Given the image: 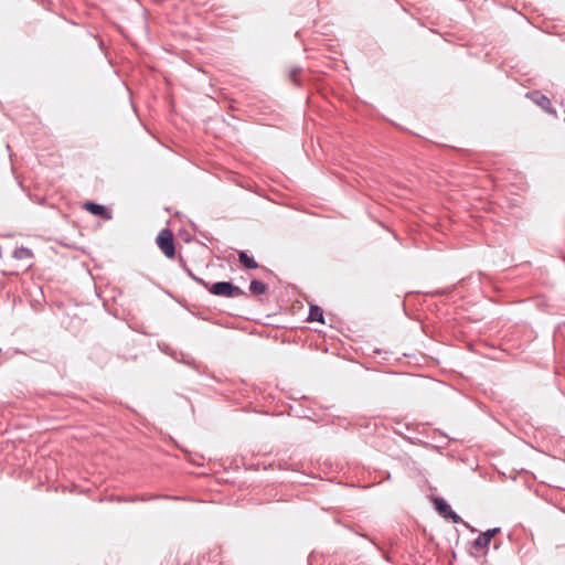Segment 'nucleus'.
I'll list each match as a JSON object with an SVG mask.
<instances>
[{"label":"nucleus","instance_id":"obj_1","mask_svg":"<svg viewBox=\"0 0 565 565\" xmlns=\"http://www.w3.org/2000/svg\"><path fill=\"white\" fill-rule=\"evenodd\" d=\"M157 245L168 258L175 255L173 234L169 228H163L159 232L156 238Z\"/></svg>","mask_w":565,"mask_h":565},{"label":"nucleus","instance_id":"obj_2","mask_svg":"<svg viewBox=\"0 0 565 565\" xmlns=\"http://www.w3.org/2000/svg\"><path fill=\"white\" fill-rule=\"evenodd\" d=\"M244 294V291L232 285L231 282H217L214 284V295L225 296V297H239Z\"/></svg>","mask_w":565,"mask_h":565},{"label":"nucleus","instance_id":"obj_3","mask_svg":"<svg viewBox=\"0 0 565 565\" xmlns=\"http://www.w3.org/2000/svg\"><path fill=\"white\" fill-rule=\"evenodd\" d=\"M84 209L95 216H99L104 220H110L111 214L105 205L96 202H86Z\"/></svg>","mask_w":565,"mask_h":565},{"label":"nucleus","instance_id":"obj_4","mask_svg":"<svg viewBox=\"0 0 565 565\" xmlns=\"http://www.w3.org/2000/svg\"><path fill=\"white\" fill-rule=\"evenodd\" d=\"M436 510L445 518L451 519L455 523L460 522V518L450 509L449 504L443 499L434 500Z\"/></svg>","mask_w":565,"mask_h":565},{"label":"nucleus","instance_id":"obj_5","mask_svg":"<svg viewBox=\"0 0 565 565\" xmlns=\"http://www.w3.org/2000/svg\"><path fill=\"white\" fill-rule=\"evenodd\" d=\"M498 531L499 529H492L480 534L475 541L476 547L486 548Z\"/></svg>","mask_w":565,"mask_h":565},{"label":"nucleus","instance_id":"obj_6","mask_svg":"<svg viewBox=\"0 0 565 565\" xmlns=\"http://www.w3.org/2000/svg\"><path fill=\"white\" fill-rule=\"evenodd\" d=\"M12 257L18 260H31L34 254L30 248L20 246L13 250Z\"/></svg>","mask_w":565,"mask_h":565},{"label":"nucleus","instance_id":"obj_7","mask_svg":"<svg viewBox=\"0 0 565 565\" xmlns=\"http://www.w3.org/2000/svg\"><path fill=\"white\" fill-rule=\"evenodd\" d=\"M239 260L247 268H256L257 267V263L252 257H249L245 252H242L239 254Z\"/></svg>","mask_w":565,"mask_h":565},{"label":"nucleus","instance_id":"obj_8","mask_svg":"<svg viewBox=\"0 0 565 565\" xmlns=\"http://www.w3.org/2000/svg\"><path fill=\"white\" fill-rule=\"evenodd\" d=\"M309 320L322 322L323 321L322 310L319 307H311L310 313H309Z\"/></svg>","mask_w":565,"mask_h":565},{"label":"nucleus","instance_id":"obj_9","mask_svg":"<svg viewBox=\"0 0 565 565\" xmlns=\"http://www.w3.org/2000/svg\"><path fill=\"white\" fill-rule=\"evenodd\" d=\"M250 290L253 294L255 295H260V294H264L265 290H266V286L265 284H263L262 281H258V280H253L250 282Z\"/></svg>","mask_w":565,"mask_h":565},{"label":"nucleus","instance_id":"obj_10","mask_svg":"<svg viewBox=\"0 0 565 565\" xmlns=\"http://www.w3.org/2000/svg\"><path fill=\"white\" fill-rule=\"evenodd\" d=\"M532 99L544 109H548L550 100L545 96L533 94Z\"/></svg>","mask_w":565,"mask_h":565},{"label":"nucleus","instance_id":"obj_11","mask_svg":"<svg viewBox=\"0 0 565 565\" xmlns=\"http://www.w3.org/2000/svg\"><path fill=\"white\" fill-rule=\"evenodd\" d=\"M179 355L183 358V353H179V354H177L175 352H173V354H172V356H173V359H174V360H177V361H181V362H184V363H188L185 360H183V359H179Z\"/></svg>","mask_w":565,"mask_h":565},{"label":"nucleus","instance_id":"obj_12","mask_svg":"<svg viewBox=\"0 0 565 565\" xmlns=\"http://www.w3.org/2000/svg\"><path fill=\"white\" fill-rule=\"evenodd\" d=\"M205 287L209 289L210 292H212V286H210L209 284H205Z\"/></svg>","mask_w":565,"mask_h":565},{"label":"nucleus","instance_id":"obj_13","mask_svg":"<svg viewBox=\"0 0 565 565\" xmlns=\"http://www.w3.org/2000/svg\"><path fill=\"white\" fill-rule=\"evenodd\" d=\"M169 499L179 500V497H168Z\"/></svg>","mask_w":565,"mask_h":565},{"label":"nucleus","instance_id":"obj_14","mask_svg":"<svg viewBox=\"0 0 565 565\" xmlns=\"http://www.w3.org/2000/svg\"><path fill=\"white\" fill-rule=\"evenodd\" d=\"M137 499H132L131 501H136ZM141 501H145L146 499L145 498H141L140 499Z\"/></svg>","mask_w":565,"mask_h":565}]
</instances>
